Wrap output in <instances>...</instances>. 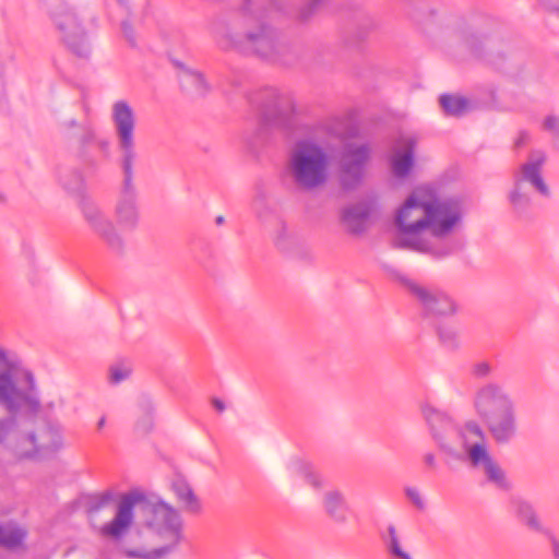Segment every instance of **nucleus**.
Segmentation results:
<instances>
[{
	"label": "nucleus",
	"mask_w": 559,
	"mask_h": 559,
	"mask_svg": "<svg viewBox=\"0 0 559 559\" xmlns=\"http://www.w3.org/2000/svg\"><path fill=\"white\" fill-rule=\"evenodd\" d=\"M370 156L371 148L365 142L355 140L345 144L341 155V180L345 188H354L361 181Z\"/></svg>",
	"instance_id": "nucleus-9"
},
{
	"label": "nucleus",
	"mask_w": 559,
	"mask_h": 559,
	"mask_svg": "<svg viewBox=\"0 0 559 559\" xmlns=\"http://www.w3.org/2000/svg\"><path fill=\"white\" fill-rule=\"evenodd\" d=\"M74 177H75V183L74 185H71L70 182H68L66 180L63 181V186L69 191H79L81 189L82 185H83V180H82L81 175L75 174Z\"/></svg>",
	"instance_id": "nucleus-35"
},
{
	"label": "nucleus",
	"mask_w": 559,
	"mask_h": 559,
	"mask_svg": "<svg viewBox=\"0 0 559 559\" xmlns=\"http://www.w3.org/2000/svg\"><path fill=\"white\" fill-rule=\"evenodd\" d=\"M473 408L497 444H508L516 437L515 402L503 385L487 382L478 386L473 395Z\"/></svg>",
	"instance_id": "nucleus-6"
},
{
	"label": "nucleus",
	"mask_w": 559,
	"mask_h": 559,
	"mask_svg": "<svg viewBox=\"0 0 559 559\" xmlns=\"http://www.w3.org/2000/svg\"><path fill=\"white\" fill-rule=\"evenodd\" d=\"M154 405L146 401L143 405H139V416L135 424L140 432H148L153 427Z\"/></svg>",
	"instance_id": "nucleus-28"
},
{
	"label": "nucleus",
	"mask_w": 559,
	"mask_h": 559,
	"mask_svg": "<svg viewBox=\"0 0 559 559\" xmlns=\"http://www.w3.org/2000/svg\"><path fill=\"white\" fill-rule=\"evenodd\" d=\"M552 554L556 559H559V542L557 539L551 540Z\"/></svg>",
	"instance_id": "nucleus-41"
},
{
	"label": "nucleus",
	"mask_w": 559,
	"mask_h": 559,
	"mask_svg": "<svg viewBox=\"0 0 559 559\" xmlns=\"http://www.w3.org/2000/svg\"><path fill=\"white\" fill-rule=\"evenodd\" d=\"M331 0H308L301 9V17H309L316 10L326 4Z\"/></svg>",
	"instance_id": "nucleus-33"
},
{
	"label": "nucleus",
	"mask_w": 559,
	"mask_h": 559,
	"mask_svg": "<svg viewBox=\"0 0 559 559\" xmlns=\"http://www.w3.org/2000/svg\"><path fill=\"white\" fill-rule=\"evenodd\" d=\"M406 498L419 510L425 509L426 502L420 491L416 487H406L404 489Z\"/></svg>",
	"instance_id": "nucleus-31"
},
{
	"label": "nucleus",
	"mask_w": 559,
	"mask_h": 559,
	"mask_svg": "<svg viewBox=\"0 0 559 559\" xmlns=\"http://www.w3.org/2000/svg\"><path fill=\"white\" fill-rule=\"evenodd\" d=\"M48 14L63 43L79 57L91 52L82 19L74 8L64 0H46Z\"/></svg>",
	"instance_id": "nucleus-8"
},
{
	"label": "nucleus",
	"mask_w": 559,
	"mask_h": 559,
	"mask_svg": "<svg viewBox=\"0 0 559 559\" xmlns=\"http://www.w3.org/2000/svg\"><path fill=\"white\" fill-rule=\"evenodd\" d=\"M223 222V217H217V223L221 224Z\"/></svg>",
	"instance_id": "nucleus-47"
},
{
	"label": "nucleus",
	"mask_w": 559,
	"mask_h": 559,
	"mask_svg": "<svg viewBox=\"0 0 559 559\" xmlns=\"http://www.w3.org/2000/svg\"><path fill=\"white\" fill-rule=\"evenodd\" d=\"M212 405L213 407L218 412V413H222L225 411V404L222 400L219 399H213L212 400Z\"/></svg>",
	"instance_id": "nucleus-40"
},
{
	"label": "nucleus",
	"mask_w": 559,
	"mask_h": 559,
	"mask_svg": "<svg viewBox=\"0 0 559 559\" xmlns=\"http://www.w3.org/2000/svg\"><path fill=\"white\" fill-rule=\"evenodd\" d=\"M463 223L460 201L438 195L437 190L423 185L415 188L395 210L394 246L442 259L453 252L449 238Z\"/></svg>",
	"instance_id": "nucleus-2"
},
{
	"label": "nucleus",
	"mask_w": 559,
	"mask_h": 559,
	"mask_svg": "<svg viewBox=\"0 0 559 559\" xmlns=\"http://www.w3.org/2000/svg\"><path fill=\"white\" fill-rule=\"evenodd\" d=\"M323 131L333 132L328 126L319 128L296 140L287 154L285 176L299 190L314 191L329 179L331 154L321 136Z\"/></svg>",
	"instance_id": "nucleus-4"
},
{
	"label": "nucleus",
	"mask_w": 559,
	"mask_h": 559,
	"mask_svg": "<svg viewBox=\"0 0 559 559\" xmlns=\"http://www.w3.org/2000/svg\"><path fill=\"white\" fill-rule=\"evenodd\" d=\"M528 133L527 132H520L516 140H515V145L516 146H522L524 145L527 141H528Z\"/></svg>",
	"instance_id": "nucleus-39"
},
{
	"label": "nucleus",
	"mask_w": 559,
	"mask_h": 559,
	"mask_svg": "<svg viewBox=\"0 0 559 559\" xmlns=\"http://www.w3.org/2000/svg\"><path fill=\"white\" fill-rule=\"evenodd\" d=\"M261 203L260 200H255L254 203H253V206H254V210L257 211V214H258V217L262 221L263 219V216H262V213H260L258 211V205Z\"/></svg>",
	"instance_id": "nucleus-44"
},
{
	"label": "nucleus",
	"mask_w": 559,
	"mask_h": 559,
	"mask_svg": "<svg viewBox=\"0 0 559 559\" xmlns=\"http://www.w3.org/2000/svg\"><path fill=\"white\" fill-rule=\"evenodd\" d=\"M322 507L326 515L336 523H345L348 503L345 493L340 489H329L322 496Z\"/></svg>",
	"instance_id": "nucleus-17"
},
{
	"label": "nucleus",
	"mask_w": 559,
	"mask_h": 559,
	"mask_svg": "<svg viewBox=\"0 0 559 559\" xmlns=\"http://www.w3.org/2000/svg\"><path fill=\"white\" fill-rule=\"evenodd\" d=\"M292 474L302 478L313 489H321L325 485L322 475L309 463L296 461L289 465Z\"/></svg>",
	"instance_id": "nucleus-20"
},
{
	"label": "nucleus",
	"mask_w": 559,
	"mask_h": 559,
	"mask_svg": "<svg viewBox=\"0 0 559 559\" xmlns=\"http://www.w3.org/2000/svg\"><path fill=\"white\" fill-rule=\"evenodd\" d=\"M423 460H424V463L429 467V468H435L437 466V460H436V456L433 453L431 452H428L426 454H424L423 456Z\"/></svg>",
	"instance_id": "nucleus-37"
},
{
	"label": "nucleus",
	"mask_w": 559,
	"mask_h": 559,
	"mask_svg": "<svg viewBox=\"0 0 559 559\" xmlns=\"http://www.w3.org/2000/svg\"><path fill=\"white\" fill-rule=\"evenodd\" d=\"M439 334L443 342H451L454 338V333H452V332L449 334H445L442 331H440Z\"/></svg>",
	"instance_id": "nucleus-43"
},
{
	"label": "nucleus",
	"mask_w": 559,
	"mask_h": 559,
	"mask_svg": "<svg viewBox=\"0 0 559 559\" xmlns=\"http://www.w3.org/2000/svg\"><path fill=\"white\" fill-rule=\"evenodd\" d=\"M384 545L391 559H413L411 554L404 548L397 531L393 525L388 527Z\"/></svg>",
	"instance_id": "nucleus-22"
},
{
	"label": "nucleus",
	"mask_w": 559,
	"mask_h": 559,
	"mask_svg": "<svg viewBox=\"0 0 559 559\" xmlns=\"http://www.w3.org/2000/svg\"><path fill=\"white\" fill-rule=\"evenodd\" d=\"M0 404L11 413L35 412L40 405L33 373L20 368L13 356L0 348ZM15 420H0V443L13 435Z\"/></svg>",
	"instance_id": "nucleus-5"
},
{
	"label": "nucleus",
	"mask_w": 559,
	"mask_h": 559,
	"mask_svg": "<svg viewBox=\"0 0 559 559\" xmlns=\"http://www.w3.org/2000/svg\"><path fill=\"white\" fill-rule=\"evenodd\" d=\"M180 81L185 87L193 90L199 95L205 94L210 88L206 80L200 72L187 67H181Z\"/></svg>",
	"instance_id": "nucleus-24"
},
{
	"label": "nucleus",
	"mask_w": 559,
	"mask_h": 559,
	"mask_svg": "<svg viewBox=\"0 0 559 559\" xmlns=\"http://www.w3.org/2000/svg\"><path fill=\"white\" fill-rule=\"evenodd\" d=\"M132 372V369L127 364H116L109 369V381L114 384H118L127 380Z\"/></svg>",
	"instance_id": "nucleus-30"
},
{
	"label": "nucleus",
	"mask_w": 559,
	"mask_h": 559,
	"mask_svg": "<svg viewBox=\"0 0 559 559\" xmlns=\"http://www.w3.org/2000/svg\"><path fill=\"white\" fill-rule=\"evenodd\" d=\"M25 536V530L14 523L0 525V545L3 547L16 548L22 545Z\"/></svg>",
	"instance_id": "nucleus-23"
},
{
	"label": "nucleus",
	"mask_w": 559,
	"mask_h": 559,
	"mask_svg": "<svg viewBox=\"0 0 559 559\" xmlns=\"http://www.w3.org/2000/svg\"><path fill=\"white\" fill-rule=\"evenodd\" d=\"M62 439L59 433L47 430L40 436L37 442L35 435L14 436L13 451L20 457H33L40 450L56 451L62 447Z\"/></svg>",
	"instance_id": "nucleus-13"
},
{
	"label": "nucleus",
	"mask_w": 559,
	"mask_h": 559,
	"mask_svg": "<svg viewBox=\"0 0 559 559\" xmlns=\"http://www.w3.org/2000/svg\"><path fill=\"white\" fill-rule=\"evenodd\" d=\"M111 121L117 139L118 165L122 174L120 192L114 207L115 222L90 199L81 201L80 211L90 230L110 251L120 254L127 247L122 233L134 230L140 219L134 185L139 153L135 142L136 118L133 108L124 100L114 103Z\"/></svg>",
	"instance_id": "nucleus-1"
},
{
	"label": "nucleus",
	"mask_w": 559,
	"mask_h": 559,
	"mask_svg": "<svg viewBox=\"0 0 559 559\" xmlns=\"http://www.w3.org/2000/svg\"><path fill=\"white\" fill-rule=\"evenodd\" d=\"M416 140L412 135H401L390 156L391 170L397 178L407 177L414 167Z\"/></svg>",
	"instance_id": "nucleus-15"
},
{
	"label": "nucleus",
	"mask_w": 559,
	"mask_h": 559,
	"mask_svg": "<svg viewBox=\"0 0 559 559\" xmlns=\"http://www.w3.org/2000/svg\"><path fill=\"white\" fill-rule=\"evenodd\" d=\"M295 112V103L290 94L276 93L273 102L265 110V119L270 124L285 128Z\"/></svg>",
	"instance_id": "nucleus-16"
},
{
	"label": "nucleus",
	"mask_w": 559,
	"mask_h": 559,
	"mask_svg": "<svg viewBox=\"0 0 559 559\" xmlns=\"http://www.w3.org/2000/svg\"><path fill=\"white\" fill-rule=\"evenodd\" d=\"M440 105L444 112L450 116H462L469 109L468 100L457 95H442Z\"/></svg>",
	"instance_id": "nucleus-26"
},
{
	"label": "nucleus",
	"mask_w": 559,
	"mask_h": 559,
	"mask_svg": "<svg viewBox=\"0 0 559 559\" xmlns=\"http://www.w3.org/2000/svg\"><path fill=\"white\" fill-rule=\"evenodd\" d=\"M405 284L431 316L451 317L459 311L456 300L445 292L427 288L412 281H406Z\"/></svg>",
	"instance_id": "nucleus-11"
},
{
	"label": "nucleus",
	"mask_w": 559,
	"mask_h": 559,
	"mask_svg": "<svg viewBox=\"0 0 559 559\" xmlns=\"http://www.w3.org/2000/svg\"><path fill=\"white\" fill-rule=\"evenodd\" d=\"M106 419L105 417H102L97 423V428L102 429L105 426Z\"/></svg>",
	"instance_id": "nucleus-45"
},
{
	"label": "nucleus",
	"mask_w": 559,
	"mask_h": 559,
	"mask_svg": "<svg viewBox=\"0 0 559 559\" xmlns=\"http://www.w3.org/2000/svg\"><path fill=\"white\" fill-rule=\"evenodd\" d=\"M272 237L275 246L281 250L288 249L293 239L292 233L288 230L286 224L280 219L276 221Z\"/></svg>",
	"instance_id": "nucleus-29"
},
{
	"label": "nucleus",
	"mask_w": 559,
	"mask_h": 559,
	"mask_svg": "<svg viewBox=\"0 0 559 559\" xmlns=\"http://www.w3.org/2000/svg\"><path fill=\"white\" fill-rule=\"evenodd\" d=\"M508 201L515 212H523L531 203L530 187L513 179V187L508 193Z\"/></svg>",
	"instance_id": "nucleus-21"
},
{
	"label": "nucleus",
	"mask_w": 559,
	"mask_h": 559,
	"mask_svg": "<svg viewBox=\"0 0 559 559\" xmlns=\"http://www.w3.org/2000/svg\"><path fill=\"white\" fill-rule=\"evenodd\" d=\"M546 162V155L542 151H533L527 160L514 173L513 179L528 186L544 197L549 195V189L542 176V167Z\"/></svg>",
	"instance_id": "nucleus-12"
},
{
	"label": "nucleus",
	"mask_w": 559,
	"mask_h": 559,
	"mask_svg": "<svg viewBox=\"0 0 559 559\" xmlns=\"http://www.w3.org/2000/svg\"><path fill=\"white\" fill-rule=\"evenodd\" d=\"M423 415L439 451L449 462L465 463L480 471L497 488H510L503 468L491 455L488 436L476 420L456 427L450 416L430 405L423 407Z\"/></svg>",
	"instance_id": "nucleus-3"
},
{
	"label": "nucleus",
	"mask_w": 559,
	"mask_h": 559,
	"mask_svg": "<svg viewBox=\"0 0 559 559\" xmlns=\"http://www.w3.org/2000/svg\"><path fill=\"white\" fill-rule=\"evenodd\" d=\"M371 213V206L366 203H359L346 207L342 214L344 226L353 234L362 233L368 223Z\"/></svg>",
	"instance_id": "nucleus-19"
},
{
	"label": "nucleus",
	"mask_w": 559,
	"mask_h": 559,
	"mask_svg": "<svg viewBox=\"0 0 559 559\" xmlns=\"http://www.w3.org/2000/svg\"><path fill=\"white\" fill-rule=\"evenodd\" d=\"M150 518L146 525L151 532L163 543L152 551H128L129 557L143 559H158L171 552L183 538V522L178 510L165 502L147 507Z\"/></svg>",
	"instance_id": "nucleus-7"
},
{
	"label": "nucleus",
	"mask_w": 559,
	"mask_h": 559,
	"mask_svg": "<svg viewBox=\"0 0 559 559\" xmlns=\"http://www.w3.org/2000/svg\"><path fill=\"white\" fill-rule=\"evenodd\" d=\"M142 495L130 492L120 499L114 520L100 528L103 536L120 537L131 525L133 521V508L142 500Z\"/></svg>",
	"instance_id": "nucleus-14"
},
{
	"label": "nucleus",
	"mask_w": 559,
	"mask_h": 559,
	"mask_svg": "<svg viewBox=\"0 0 559 559\" xmlns=\"http://www.w3.org/2000/svg\"><path fill=\"white\" fill-rule=\"evenodd\" d=\"M493 368L490 362L481 360L477 361L472 367V374L475 378L483 379L491 374Z\"/></svg>",
	"instance_id": "nucleus-32"
},
{
	"label": "nucleus",
	"mask_w": 559,
	"mask_h": 559,
	"mask_svg": "<svg viewBox=\"0 0 559 559\" xmlns=\"http://www.w3.org/2000/svg\"><path fill=\"white\" fill-rule=\"evenodd\" d=\"M514 511L518 516L523 521L527 526L533 530H539L540 523L539 520L533 509V507L523 500L514 501Z\"/></svg>",
	"instance_id": "nucleus-27"
},
{
	"label": "nucleus",
	"mask_w": 559,
	"mask_h": 559,
	"mask_svg": "<svg viewBox=\"0 0 559 559\" xmlns=\"http://www.w3.org/2000/svg\"><path fill=\"white\" fill-rule=\"evenodd\" d=\"M456 38L459 43L473 55H477L484 44V36L469 27L459 29Z\"/></svg>",
	"instance_id": "nucleus-25"
},
{
	"label": "nucleus",
	"mask_w": 559,
	"mask_h": 559,
	"mask_svg": "<svg viewBox=\"0 0 559 559\" xmlns=\"http://www.w3.org/2000/svg\"><path fill=\"white\" fill-rule=\"evenodd\" d=\"M171 490L183 511L193 514L202 511V503L200 499L186 479L181 477L174 478L171 481Z\"/></svg>",
	"instance_id": "nucleus-18"
},
{
	"label": "nucleus",
	"mask_w": 559,
	"mask_h": 559,
	"mask_svg": "<svg viewBox=\"0 0 559 559\" xmlns=\"http://www.w3.org/2000/svg\"><path fill=\"white\" fill-rule=\"evenodd\" d=\"M221 45L224 48L242 46L255 53L270 58L276 51V34L273 29L261 26L258 32H250L245 36L222 29L218 34Z\"/></svg>",
	"instance_id": "nucleus-10"
},
{
	"label": "nucleus",
	"mask_w": 559,
	"mask_h": 559,
	"mask_svg": "<svg viewBox=\"0 0 559 559\" xmlns=\"http://www.w3.org/2000/svg\"><path fill=\"white\" fill-rule=\"evenodd\" d=\"M75 126H76V121L73 120V119L68 122V127L69 128H72V127H75Z\"/></svg>",
	"instance_id": "nucleus-46"
},
{
	"label": "nucleus",
	"mask_w": 559,
	"mask_h": 559,
	"mask_svg": "<svg viewBox=\"0 0 559 559\" xmlns=\"http://www.w3.org/2000/svg\"><path fill=\"white\" fill-rule=\"evenodd\" d=\"M551 9L559 11V0H543Z\"/></svg>",
	"instance_id": "nucleus-42"
},
{
	"label": "nucleus",
	"mask_w": 559,
	"mask_h": 559,
	"mask_svg": "<svg viewBox=\"0 0 559 559\" xmlns=\"http://www.w3.org/2000/svg\"><path fill=\"white\" fill-rule=\"evenodd\" d=\"M95 145L102 151V152H108L110 148V142L109 140L105 138H97L95 141Z\"/></svg>",
	"instance_id": "nucleus-38"
},
{
	"label": "nucleus",
	"mask_w": 559,
	"mask_h": 559,
	"mask_svg": "<svg viewBox=\"0 0 559 559\" xmlns=\"http://www.w3.org/2000/svg\"><path fill=\"white\" fill-rule=\"evenodd\" d=\"M97 138L98 136L96 135L95 131L93 129L88 128L84 131V134L82 136V142H83V144L95 143Z\"/></svg>",
	"instance_id": "nucleus-36"
},
{
	"label": "nucleus",
	"mask_w": 559,
	"mask_h": 559,
	"mask_svg": "<svg viewBox=\"0 0 559 559\" xmlns=\"http://www.w3.org/2000/svg\"><path fill=\"white\" fill-rule=\"evenodd\" d=\"M544 128L549 131L559 132V120L555 117H548L544 121Z\"/></svg>",
	"instance_id": "nucleus-34"
}]
</instances>
